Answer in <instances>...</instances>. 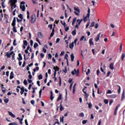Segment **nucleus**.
<instances>
[{
	"mask_svg": "<svg viewBox=\"0 0 125 125\" xmlns=\"http://www.w3.org/2000/svg\"><path fill=\"white\" fill-rule=\"evenodd\" d=\"M20 8L21 9L22 11L25 10L26 7H25V2H24V1L21 2Z\"/></svg>",
	"mask_w": 125,
	"mask_h": 125,
	"instance_id": "f257e3e1",
	"label": "nucleus"
},
{
	"mask_svg": "<svg viewBox=\"0 0 125 125\" xmlns=\"http://www.w3.org/2000/svg\"><path fill=\"white\" fill-rule=\"evenodd\" d=\"M79 69H74L72 72H71V74L73 76H74V75H76L77 77H79Z\"/></svg>",
	"mask_w": 125,
	"mask_h": 125,
	"instance_id": "f03ea898",
	"label": "nucleus"
},
{
	"mask_svg": "<svg viewBox=\"0 0 125 125\" xmlns=\"http://www.w3.org/2000/svg\"><path fill=\"white\" fill-rule=\"evenodd\" d=\"M30 21L31 24H34V23H36V16L32 15L30 17Z\"/></svg>",
	"mask_w": 125,
	"mask_h": 125,
	"instance_id": "7ed1b4c3",
	"label": "nucleus"
},
{
	"mask_svg": "<svg viewBox=\"0 0 125 125\" xmlns=\"http://www.w3.org/2000/svg\"><path fill=\"white\" fill-rule=\"evenodd\" d=\"M12 54H14V51H11L10 53H9V52H7L6 54L5 55V56H7V58H10L11 57V55Z\"/></svg>",
	"mask_w": 125,
	"mask_h": 125,
	"instance_id": "20e7f679",
	"label": "nucleus"
},
{
	"mask_svg": "<svg viewBox=\"0 0 125 125\" xmlns=\"http://www.w3.org/2000/svg\"><path fill=\"white\" fill-rule=\"evenodd\" d=\"M12 26L13 27H16V17H14L12 23Z\"/></svg>",
	"mask_w": 125,
	"mask_h": 125,
	"instance_id": "39448f33",
	"label": "nucleus"
},
{
	"mask_svg": "<svg viewBox=\"0 0 125 125\" xmlns=\"http://www.w3.org/2000/svg\"><path fill=\"white\" fill-rule=\"evenodd\" d=\"M101 35V33H99L98 35L97 36V37L95 38V42H98V41H99V40H100Z\"/></svg>",
	"mask_w": 125,
	"mask_h": 125,
	"instance_id": "423d86ee",
	"label": "nucleus"
},
{
	"mask_svg": "<svg viewBox=\"0 0 125 125\" xmlns=\"http://www.w3.org/2000/svg\"><path fill=\"white\" fill-rule=\"evenodd\" d=\"M38 38L39 39H42L43 38V34L41 32H39L37 34Z\"/></svg>",
	"mask_w": 125,
	"mask_h": 125,
	"instance_id": "0eeeda50",
	"label": "nucleus"
},
{
	"mask_svg": "<svg viewBox=\"0 0 125 125\" xmlns=\"http://www.w3.org/2000/svg\"><path fill=\"white\" fill-rule=\"evenodd\" d=\"M23 49H25V48H26V46H27L28 45V42H27L26 40H24L23 41Z\"/></svg>",
	"mask_w": 125,
	"mask_h": 125,
	"instance_id": "6e6552de",
	"label": "nucleus"
},
{
	"mask_svg": "<svg viewBox=\"0 0 125 125\" xmlns=\"http://www.w3.org/2000/svg\"><path fill=\"white\" fill-rule=\"evenodd\" d=\"M19 57L17 58V59L19 61H21V60H23V58L22 57V55H21V53H19L18 54Z\"/></svg>",
	"mask_w": 125,
	"mask_h": 125,
	"instance_id": "1a4fd4ad",
	"label": "nucleus"
},
{
	"mask_svg": "<svg viewBox=\"0 0 125 125\" xmlns=\"http://www.w3.org/2000/svg\"><path fill=\"white\" fill-rule=\"evenodd\" d=\"M93 39L90 38L89 40V43L90 44V45H94V42H93Z\"/></svg>",
	"mask_w": 125,
	"mask_h": 125,
	"instance_id": "9d476101",
	"label": "nucleus"
},
{
	"mask_svg": "<svg viewBox=\"0 0 125 125\" xmlns=\"http://www.w3.org/2000/svg\"><path fill=\"white\" fill-rule=\"evenodd\" d=\"M14 78V73H13V71H12L10 73V80H12Z\"/></svg>",
	"mask_w": 125,
	"mask_h": 125,
	"instance_id": "9b49d317",
	"label": "nucleus"
},
{
	"mask_svg": "<svg viewBox=\"0 0 125 125\" xmlns=\"http://www.w3.org/2000/svg\"><path fill=\"white\" fill-rule=\"evenodd\" d=\"M109 68L111 70H114V63L111 62L109 65Z\"/></svg>",
	"mask_w": 125,
	"mask_h": 125,
	"instance_id": "f8f14e48",
	"label": "nucleus"
},
{
	"mask_svg": "<svg viewBox=\"0 0 125 125\" xmlns=\"http://www.w3.org/2000/svg\"><path fill=\"white\" fill-rule=\"evenodd\" d=\"M21 94L22 95L24 92H25V89L24 87H22L21 88Z\"/></svg>",
	"mask_w": 125,
	"mask_h": 125,
	"instance_id": "ddd939ff",
	"label": "nucleus"
},
{
	"mask_svg": "<svg viewBox=\"0 0 125 125\" xmlns=\"http://www.w3.org/2000/svg\"><path fill=\"white\" fill-rule=\"evenodd\" d=\"M14 8H16V4H15V3L13 4V5H11V11H13V9H14Z\"/></svg>",
	"mask_w": 125,
	"mask_h": 125,
	"instance_id": "4468645a",
	"label": "nucleus"
},
{
	"mask_svg": "<svg viewBox=\"0 0 125 125\" xmlns=\"http://www.w3.org/2000/svg\"><path fill=\"white\" fill-rule=\"evenodd\" d=\"M117 96L116 94H113L109 96V98H117Z\"/></svg>",
	"mask_w": 125,
	"mask_h": 125,
	"instance_id": "2eb2a0df",
	"label": "nucleus"
},
{
	"mask_svg": "<svg viewBox=\"0 0 125 125\" xmlns=\"http://www.w3.org/2000/svg\"><path fill=\"white\" fill-rule=\"evenodd\" d=\"M125 100V91H124L122 93V98H121V100L123 101V100Z\"/></svg>",
	"mask_w": 125,
	"mask_h": 125,
	"instance_id": "dca6fc26",
	"label": "nucleus"
},
{
	"mask_svg": "<svg viewBox=\"0 0 125 125\" xmlns=\"http://www.w3.org/2000/svg\"><path fill=\"white\" fill-rule=\"evenodd\" d=\"M9 113V115L10 116H11V117H12V118H15V115H14V114H13L12 112H10V111H8Z\"/></svg>",
	"mask_w": 125,
	"mask_h": 125,
	"instance_id": "f3484780",
	"label": "nucleus"
},
{
	"mask_svg": "<svg viewBox=\"0 0 125 125\" xmlns=\"http://www.w3.org/2000/svg\"><path fill=\"white\" fill-rule=\"evenodd\" d=\"M61 99H62V94H60L57 100V101H60V100H61Z\"/></svg>",
	"mask_w": 125,
	"mask_h": 125,
	"instance_id": "a211bd4d",
	"label": "nucleus"
},
{
	"mask_svg": "<svg viewBox=\"0 0 125 125\" xmlns=\"http://www.w3.org/2000/svg\"><path fill=\"white\" fill-rule=\"evenodd\" d=\"M53 69L55 70V71H56V72H57V71H59V70H60L59 67H58V66H56V67L54 66Z\"/></svg>",
	"mask_w": 125,
	"mask_h": 125,
	"instance_id": "6ab92c4d",
	"label": "nucleus"
},
{
	"mask_svg": "<svg viewBox=\"0 0 125 125\" xmlns=\"http://www.w3.org/2000/svg\"><path fill=\"white\" fill-rule=\"evenodd\" d=\"M60 110L61 112H62V110H64V107L62 106V103H61L60 105Z\"/></svg>",
	"mask_w": 125,
	"mask_h": 125,
	"instance_id": "aec40b11",
	"label": "nucleus"
},
{
	"mask_svg": "<svg viewBox=\"0 0 125 125\" xmlns=\"http://www.w3.org/2000/svg\"><path fill=\"white\" fill-rule=\"evenodd\" d=\"M94 25H95V21H92L89 27V28H91L92 27H94Z\"/></svg>",
	"mask_w": 125,
	"mask_h": 125,
	"instance_id": "412c9836",
	"label": "nucleus"
},
{
	"mask_svg": "<svg viewBox=\"0 0 125 125\" xmlns=\"http://www.w3.org/2000/svg\"><path fill=\"white\" fill-rule=\"evenodd\" d=\"M87 16L89 17L90 16V8L89 7L88 8V13L87 14Z\"/></svg>",
	"mask_w": 125,
	"mask_h": 125,
	"instance_id": "4be33fe9",
	"label": "nucleus"
},
{
	"mask_svg": "<svg viewBox=\"0 0 125 125\" xmlns=\"http://www.w3.org/2000/svg\"><path fill=\"white\" fill-rule=\"evenodd\" d=\"M77 21V18H74L73 20L72 25H73Z\"/></svg>",
	"mask_w": 125,
	"mask_h": 125,
	"instance_id": "5701e85b",
	"label": "nucleus"
},
{
	"mask_svg": "<svg viewBox=\"0 0 125 125\" xmlns=\"http://www.w3.org/2000/svg\"><path fill=\"white\" fill-rule=\"evenodd\" d=\"M72 35H73V36H76V35H77V31H76V29H74L72 32Z\"/></svg>",
	"mask_w": 125,
	"mask_h": 125,
	"instance_id": "b1692460",
	"label": "nucleus"
},
{
	"mask_svg": "<svg viewBox=\"0 0 125 125\" xmlns=\"http://www.w3.org/2000/svg\"><path fill=\"white\" fill-rule=\"evenodd\" d=\"M69 47L72 49L74 48V42H72L71 44H69Z\"/></svg>",
	"mask_w": 125,
	"mask_h": 125,
	"instance_id": "393cba45",
	"label": "nucleus"
},
{
	"mask_svg": "<svg viewBox=\"0 0 125 125\" xmlns=\"http://www.w3.org/2000/svg\"><path fill=\"white\" fill-rule=\"evenodd\" d=\"M18 17H19V18H20V19H21L22 20H23V14H20L18 15Z\"/></svg>",
	"mask_w": 125,
	"mask_h": 125,
	"instance_id": "a878e982",
	"label": "nucleus"
},
{
	"mask_svg": "<svg viewBox=\"0 0 125 125\" xmlns=\"http://www.w3.org/2000/svg\"><path fill=\"white\" fill-rule=\"evenodd\" d=\"M13 31L14 33H17V29H16V26H13Z\"/></svg>",
	"mask_w": 125,
	"mask_h": 125,
	"instance_id": "bb28decb",
	"label": "nucleus"
},
{
	"mask_svg": "<svg viewBox=\"0 0 125 125\" xmlns=\"http://www.w3.org/2000/svg\"><path fill=\"white\" fill-rule=\"evenodd\" d=\"M54 98V97H53V94H52V91H51V95H50V100L51 101L53 100V99Z\"/></svg>",
	"mask_w": 125,
	"mask_h": 125,
	"instance_id": "cd10ccee",
	"label": "nucleus"
},
{
	"mask_svg": "<svg viewBox=\"0 0 125 125\" xmlns=\"http://www.w3.org/2000/svg\"><path fill=\"white\" fill-rule=\"evenodd\" d=\"M88 19H89V17H87V15L86 16L85 18H84L83 21L84 22H86V21H87Z\"/></svg>",
	"mask_w": 125,
	"mask_h": 125,
	"instance_id": "c85d7f7f",
	"label": "nucleus"
},
{
	"mask_svg": "<svg viewBox=\"0 0 125 125\" xmlns=\"http://www.w3.org/2000/svg\"><path fill=\"white\" fill-rule=\"evenodd\" d=\"M75 58V56H74V54H71V60L72 62L74 61V59Z\"/></svg>",
	"mask_w": 125,
	"mask_h": 125,
	"instance_id": "c756f323",
	"label": "nucleus"
},
{
	"mask_svg": "<svg viewBox=\"0 0 125 125\" xmlns=\"http://www.w3.org/2000/svg\"><path fill=\"white\" fill-rule=\"evenodd\" d=\"M125 54L124 53H122V54L121 56V58L122 61H124V59H125Z\"/></svg>",
	"mask_w": 125,
	"mask_h": 125,
	"instance_id": "7c9ffc66",
	"label": "nucleus"
},
{
	"mask_svg": "<svg viewBox=\"0 0 125 125\" xmlns=\"http://www.w3.org/2000/svg\"><path fill=\"white\" fill-rule=\"evenodd\" d=\"M90 24V21H89L86 24L85 29H87V28H88V26H89Z\"/></svg>",
	"mask_w": 125,
	"mask_h": 125,
	"instance_id": "2f4dec72",
	"label": "nucleus"
},
{
	"mask_svg": "<svg viewBox=\"0 0 125 125\" xmlns=\"http://www.w3.org/2000/svg\"><path fill=\"white\" fill-rule=\"evenodd\" d=\"M27 19H30V12H29V11H27Z\"/></svg>",
	"mask_w": 125,
	"mask_h": 125,
	"instance_id": "473e14b6",
	"label": "nucleus"
},
{
	"mask_svg": "<svg viewBox=\"0 0 125 125\" xmlns=\"http://www.w3.org/2000/svg\"><path fill=\"white\" fill-rule=\"evenodd\" d=\"M17 21L18 23H21V22H22V21H23V20L22 19H18V18H17Z\"/></svg>",
	"mask_w": 125,
	"mask_h": 125,
	"instance_id": "72a5a7b5",
	"label": "nucleus"
},
{
	"mask_svg": "<svg viewBox=\"0 0 125 125\" xmlns=\"http://www.w3.org/2000/svg\"><path fill=\"white\" fill-rule=\"evenodd\" d=\"M38 46H39V44H38V43H37V42L34 43V48H37V47H38Z\"/></svg>",
	"mask_w": 125,
	"mask_h": 125,
	"instance_id": "f704fd0d",
	"label": "nucleus"
},
{
	"mask_svg": "<svg viewBox=\"0 0 125 125\" xmlns=\"http://www.w3.org/2000/svg\"><path fill=\"white\" fill-rule=\"evenodd\" d=\"M60 122L64 123V116H62V118H60Z\"/></svg>",
	"mask_w": 125,
	"mask_h": 125,
	"instance_id": "c9c22d12",
	"label": "nucleus"
},
{
	"mask_svg": "<svg viewBox=\"0 0 125 125\" xmlns=\"http://www.w3.org/2000/svg\"><path fill=\"white\" fill-rule=\"evenodd\" d=\"M42 89H41L40 91H39V97H40V98H41V97H42Z\"/></svg>",
	"mask_w": 125,
	"mask_h": 125,
	"instance_id": "e433bc0d",
	"label": "nucleus"
},
{
	"mask_svg": "<svg viewBox=\"0 0 125 125\" xmlns=\"http://www.w3.org/2000/svg\"><path fill=\"white\" fill-rule=\"evenodd\" d=\"M2 92H3V93L4 94V93H5V92L6 91V90L3 87H2Z\"/></svg>",
	"mask_w": 125,
	"mask_h": 125,
	"instance_id": "4c0bfd02",
	"label": "nucleus"
},
{
	"mask_svg": "<svg viewBox=\"0 0 125 125\" xmlns=\"http://www.w3.org/2000/svg\"><path fill=\"white\" fill-rule=\"evenodd\" d=\"M38 79H39V80H42V75L40 74L38 76Z\"/></svg>",
	"mask_w": 125,
	"mask_h": 125,
	"instance_id": "58836bf2",
	"label": "nucleus"
},
{
	"mask_svg": "<svg viewBox=\"0 0 125 125\" xmlns=\"http://www.w3.org/2000/svg\"><path fill=\"white\" fill-rule=\"evenodd\" d=\"M86 123H87V120H84L82 122L83 125H85V124H86Z\"/></svg>",
	"mask_w": 125,
	"mask_h": 125,
	"instance_id": "ea45409f",
	"label": "nucleus"
},
{
	"mask_svg": "<svg viewBox=\"0 0 125 125\" xmlns=\"http://www.w3.org/2000/svg\"><path fill=\"white\" fill-rule=\"evenodd\" d=\"M9 101V99H8V98L5 99L4 100V103L6 104L8 103Z\"/></svg>",
	"mask_w": 125,
	"mask_h": 125,
	"instance_id": "a19ab883",
	"label": "nucleus"
},
{
	"mask_svg": "<svg viewBox=\"0 0 125 125\" xmlns=\"http://www.w3.org/2000/svg\"><path fill=\"white\" fill-rule=\"evenodd\" d=\"M9 125H18L16 122L15 123H11L9 124Z\"/></svg>",
	"mask_w": 125,
	"mask_h": 125,
	"instance_id": "79ce46f5",
	"label": "nucleus"
},
{
	"mask_svg": "<svg viewBox=\"0 0 125 125\" xmlns=\"http://www.w3.org/2000/svg\"><path fill=\"white\" fill-rule=\"evenodd\" d=\"M104 103H105V104H108V103H109V101L107 99H105L104 100Z\"/></svg>",
	"mask_w": 125,
	"mask_h": 125,
	"instance_id": "37998d69",
	"label": "nucleus"
},
{
	"mask_svg": "<svg viewBox=\"0 0 125 125\" xmlns=\"http://www.w3.org/2000/svg\"><path fill=\"white\" fill-rule=\"evenodd\" d=\"M23 83L25 85H27V84H28V82H27V80H26V79L24 80Z\"/></svg>",
	"mask_w": 125,
	"mask_h": 125,
	"instance_id": "c03bdc74",
	"label": "nucleus"
},
{
	"mask_svg": "<svg viewBox=\"0 0 125 125\" xmlns=\"http://www.w3.org/2000/svg\"><path fill=\"white\" fill-rule=\"evenodd\" d=\"M79 116L80 117H81L82 118H83V117H84V114H83V113H81L80 114H79Z\"/></svg>",
	"mask_w": 125,
	"mask_h": 125,
	"instance_id": "a18cd8bd",
	"label": "nucleus"
},
{
	"mask_svg": "<svg viewBox=\"0 0 125 125\" xmlns=\"http://www.w3.org/2000/svg\"><path fill=\"white\" fill-rule=\"evenodd\" d=\"M110 75H111V71H108L106 74V77H110Z\"/></svg>",
	"mask_w": 125,
	"mask_h": 125,
	"instance_id": "49530a36",
	"label": "nucleus"
},
{
	"mask_svg": "<svg viewBox=\"0 0 125 125\" xmlns=\"http://www.w3.org/2000/svg\"><path fill=\"white\" fill-rule=\"evenodd\" d=\"M120 106V104H119L118 106H117L116 107V108L115 109L114 111H118V109H119Z\"/></svg>",
	"mask_w": 125,
	"mask_h": 125,
	"instance_id": "de8ad7c7",
	"label": "nucleus"
},
{
	"mask_svg": "<svg viewBox=\"0 0 125 125\" xmlns=\"http://www.w3.org/2000/svg\"><path fill=\"white\" fill-rule=\"evenodd\" d=\"M92 107V104H91V103L88 104V108H89L90 109H91Z\"/></svg>",
	"mask_w": 125,
	"mask_h": 125,
	"instance_id": "09e8293b",
	"label": "nucleus"
},
{
	"mask_svg": "<svg viewBox=\"0 0 125 125\" xmlns=\"http://www.w3.org/2000/svg\"><path fill=\"white\" fill-rule=\"evenodd\" d=\"M1 6H2V7H3V8H4V7H5V6H4V1L1 2Z\"/></svg>",
	"mask_w": 125,
	"mask_h": 125,
	"instance_id": "8fccbe9b",
	"label": "nucleus"
},
{
	"mask_svg": "<svg viewBox=\"0 0 125 125\" xmlns=\"http://www.w3.org/2000/svg\"><path fill=\"white\" fill-rule=\"evenodd\" d=\"M74 10L75 11H77V12H79V8L74 7Z\"/></svg>",
	"mask_w": 125,
	"mask_h": 125,
	"instance_id": "3c124183",
	"label": "nucleus"
},
{
	"mask_svg": "<svg viewBox=\"0 0 125 125\" xmlns=\"http://www.w3.org/2000/svg\"><path fill=\"white\" fill-rule=\"evenodd\" d=\"M56 70H55V71H54V77H53V79H55V78H56Z\"/></svg>",
	"mask_w": 125,
	"mask_h": 125,
	"instance_id": "603ef678",
	"label": "nucleus"
},
{
	"mask_svg": "<svg viewBox=\"0 0 125 125\" xmlns=\"http://www.w3.org/2000/svg\"><path fill=\"white\" fill-rule=\"evenodd\" d=\"M68 82L69 83H71L72 82H73V79L70 78Z\"/></svg>",
	"mask_w": 125,
	"mask_h": 125,
	"instance_id": "864d4df0",
	"label": "nucleus"
},
{
	"mask_svg": "<svg viewBox=\"0 0 125 125\" xmlns=\"http://www.w3.org/2000/svg\"><path fill=\"white\" fill-rule=\"evenodd\" d=\"M13 45L16 46L17 45V43H16V40H14L13 42Z\"/></svg>",
	"mask_w": 125,
	"mask_h": 125,
	"instance_id": "5fc2aeb1",
	"label": "nucleus"
},
{
	"mask_svg": "<svg viewBox=\"0 0 125 125\" xmlns=\"http://www.w3.org/2000/svg\"><path fill=\"white\" fill-rule=\"evenodd\" d=\"M107 94H111L112 93V91L111 90H108L106 93Z\"/></svg>",
	"mask_w": 125,
	"mask_h": 125,
	"instance_id": "6e6d98bb",
	"label": "nucleus"
},
{
	"mask_svg": "<svg viewBox=\"0 0 125 125\" xmlns=\"http://www.w3.org/2000/svg\"><path fill=\"white\" fill-rule=\"evenodd\" d=\"M24 29V27H23V26H21L20 28V32H23V30Z\"/></svg>",
	"mask_w": 125,
	"mask_h": 125,
	"instance_id": "4d7b16f0",
	"label": "nucleus"
},
{
	"mask_svg": "<svg viewBox=\"0 0 125 125\" xmlns=\"http://www.w3.org/2000/svg\"><path fill=\"white\" fill-rule=\"evenodd\" d=\"M99 26V24L98 23H96L95 25V29H97Z\"/></svg>",
	"mask_w": 125,
	"mask_h": 125,
	"instance_id": "13d9d810",
	"label": "nucleus"
},
{
	"mask_svg": "<svg viewBox=\"0 0 125 125\" xmlns=\"http://www.w3.org/2000/svg\"><path fill=\"white\" fill-rule=\"evenodd\" d=\"M68 57H69V56L67 54H66L64 56V59H68Z\"/></svg>",
	"mask_w": 125,
	"mask_h": 125,
	"instance_id": "bf43d9fd",
	"label": "nucleus"
},
{
	"mask_svg": "<svg viewBox=\"0 0 125 125\" xmlns=\"http://www.w3.org/2000/svg\"><path fill=\"white\" fill-rule=\"evenodd\" d=\"M48 27L50 29V30H52V24L48 25Z\"/></svg>",
	"mask_w": 125,
	"mask_h": 125,
	"instance_id": "052dcab7",
	"label": "nucleus"
},
{
	"mask_svg": "<svg viewBox=\"0 0 125 125\" xmlns=\"http://www.w3.org/2000/svg\"><path fill=\"white\" fill-rule=\"evenodd\" d=\"M64 54H65V52H64L63 51L61 52L60 56H63V55H64Z\"/></svg>",
	"mask_w": 125,
	"mask_h": 125,
	"instance_id": "680f3d73",
	"label": "nucleus"
},
{
	"mask_svg": "<svg viewBox=\"0 0 125 125\" xmlns=\"http://www.w3.org/2000/svg\"><path fill=\"white\" fill-rule=\"evenodd\" d=\"M31 104H32V105H34L35 104V101L34 100H31L30 102Z\"/></svg>",
	"mask_w": 125,
	"mask_h": 125,
	"instance_id": "e2e57ef3",
	"label": "nucleus"
},
{
	"mask_svg": "<svg viewBox=\"0 0 125 125\" xmlns=\"http://www.w3.org/2000/svg\"><path fill=\"white\" fill-rule=\"evenodd\" d=\"M84 38H85L84 37V36H83L80 39V41H83V40H84Z\"/></svg>",
	"mask_w": 125,
	"mask_h": 125,
	"instance_id": "0e129e2a",
	"label": "nucleus"
},
{
	"mask_svg": "<svg viewBox=\"0 0 125 125\" xmlns=\"http://www.w3.org/2000/svg\"><path fill=\"white\" fill-rule=\"evenodd\" d=\"M33 44H34V42L33 41V40H30V45L31 46H33Z\"/></svg>",
	"mask_w": 125,
	"mask_h": 125,
	"instance_id": "69168bd1",
	"label": "nucleus"
},
{
	"mask_svg": "<svg viewBox=\"0 0 125 125\" xmlns=\"http://www.w3.org/2000/svg\"><path fill=\"white\" fill-rule=\"evenodd\" d=\"M119 86V88L118 90V92L119 94H120V93H121V86Z\"/></svg>",
	"mask_w": 125,
	"mask_h": 125,
	"instance_id": "338daca9",
	"label": "nucleus"
},
{
	"mask_svg": "<svg viewBox=\"0 0 125 125\" xmlns=\"http://www.w3.org/2000/svg\"><path fill=\"white\" fill-rule=\"evenodd\" d=\"M89 73H90V69H88V70H87V72L86 73V75H88V74H89Z\"/></svg>",
	"mask_w": 125,
	"mask_h": 125,
	"instance_id": "774afa93",
	"label": "nucleus"
}]
</instances>
